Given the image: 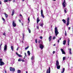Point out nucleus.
I'll use <instances>...</instances> for the list:
<instances>
[{
	"instance_id": "64",
	"label": "nucleus",
	"mask_w": 73,
	"mask_h": 73,
	"mask_svg": "<svg viewBox=\"0 0 73 73\" xmlns=\"http://www.w3.org/2000/svg\"><path fill=\"white\" fill-rule=\"evenodd\" d=\"M53 1H56V0H53Z\"/></svg>"
},
{
	"instance_id": "27",
	"label": "nucleus",
	"mask_w": 73,
	"mask_h": 73,
	"mask_svg": "<svg viewBox=\"0 0 73 73\" xmlns=\"http://www.w3.org/2000/svg\"><path fill=\"white\" fill-rule=\"evenodd\" d=\"M15 12H14V10H13V11H12V15L13 16V15H14Z\"/></svg>"
},
{
	"instance_id": "19",
	"label": "nucleus",
	"mask_w": 73,
	"mask_h": 73,
	"mask_svg": "<svg viewBox=\"0 0 73 73\" xmlns=\"http://www.w3.org/2000/svg\"><path fill=\"white\" fill-rule=\"evenodd\" d=\"M27 53L29 56H30L31 54V53H30V51H27Z\"/></svg>"
},
{
	"instance_id": "44",
	"label": "nucleus",
	"mask_w": 73,
	"mask_h": 73,
	"mask_svg": "<svg viewBox=\"0 0 73 73\" xmlns=\"http://www.w3.org/2000/svg\"><path fill=\"white\" fill-rule=\"evenodd\" d=\"M3 35L4 36H5V33H4L3 34Z\"/></svg>"
},
{
	"instance_id": "22",
	"label": "nucleus",
	"mask_w": 73,
	"mask_h": 73,
	"mask_svg": "<svg viewBox=\"0 0 73 73\" xmlns=\"http://www.w3.org/2000/svg\"><path fill=\"white\" fill-rule=\"evenodd\" d=\"M51 39H52V37H50L49 38V41L50 42V41H51Z\"/></svg>"
},
{
	"instance_id": "26",
	"label": "nucleus",
	"mask_w": 73,
	"mask_h": 73,
	"mask_svg": "<svg viewBox=\"0 0 73 73\" xmlns=\"http://www.w3.org/2000/svg\"><path fill=\"white\" fill-rule=\"evenodd\" d=\"M69 42H70V40L69 39L68 40V45H69Z\"/></svg>"
},
{
	"instance_id": "4",
	"label": "nucleus",
	"mask_w": 73,
	"mask_h": 73,
	"mask_svg": "<svg viewBox=\"0 0 73 73\" xmlns=\"http://www.w3.org/2000/svg\"><path fill=\"white\" fill-rule=\"evenodd\" d=\"M12 25L13 27H15L16 26V23L14 21H13Z\"/></svg>"
},
{
	"instance_id": "10",
	"label": "nucleus",
	"mask_w": 73,
	"mask_h": 73,
	"mask_svg": "<svg viewBox=\"0 0 73 73\" xmlns=\"http://www.w3.org/2000/svg\"><path fill=\"white\" fill-rule=\"evenodd\" d=\"M44 46H43L42 44H40V48L41 49H43V48H44Z\"/></svg>"
},
{
	"instance_id": "55",
	"label": "nucleus",
	"mask_w": 73,
	"mask_h": 73,
	"mask_svg": "<svg viewBox=\"0 0 73 73\" xmlns=\"http://www.w3.org/2000/svg\"><path fill=\"white\" fill-rule=\"evenodd\" d=\"M21 18L22 19H23V16H21Z\"/></svg>"
},
{
	"instance_id": "57",
	"label": "nucleus",
	"mask_w": 73,
	"mask_h": 73,
	"mask_svg": "<svg viewBox=\"0 0 73 73\" xmlns=\"http://www.w3.org/2000/svg\"><path fill=\"white\" fill-rule=\"evenodd\" d=\"M2 44H0V46H1V45H2Z\"/></svg>"
},
{
	"instance_id": "37",
	"label": "nucleus",
	"mask_w": 73,
	"mask_h": 73,
	"mask_svg": "<svg viewBox=\"0 0 73 73\" xmlns=\"http://www.w3.org/2000/svg\"><path fill=\"white\" fill-rule=\"evenodd\" d=\"M16 54H17V56H19V53H17V52H16Z\"/></svg>"
},
{
	"instance_id": "52",
	"label": "nucleus",
	"mask_w": 73,
	"mask_h": 73,
	"mask_svg": "<svg viewBox=\"0 0 73 73\" xmlns=\"http://www.w3.org/2000/svg\"><path fill=\"white\" fill-rule=\"evenodd\" d=\"M19 50V48L18 47L17 48V50Z\"/></svg>"
},
{
	"instance_id": "6",
	"label": "nucleus",
	"mask_w": 73,
	"mask_h": 73,
	"mask_svg": "<svg viewBox=\"0 0 73 73\" xmlns=\"http://www.w3.org/2000/svg\"><path fill=\"white\" fill-rule=\"evenodd\" d=\"M41 16H42L43 18H44V15H43V11H42V10H41Z\"/></svg>"
},
{
	"instance_id": "38",
	"label": "nucleus",
	"mask_w": 73,
	"mask_h": 73,
	"mask_svg": "<svg viewBox=\"0 0 73 73\" xmlns=\"http://www.w3.org/2000/svg\"><path fill=\"white\" fill-rule=\"evenodd\" d=\"M31 60H33V56H32L31 58Z\"/></svg>"
},
{
	"instance_id": "58",
	"label": "nucleus",
	"mask_w": 73,
	"mask_h": 73,
	"mask_svg": "<svg viewBox=\"0 0 73 73\" xmlns=\"http://www.w3.org/2000/svg\"><path fill=\"white\" fill-rule=\"evenodd\" d=\"M23 40H24V37H23Z\"/></svg>"
},
{
	"instance_id": "41",
	"label": "nucleus",
	"mask_w": 73,
	"mask_h": 73,
	"mask_svg": "<svg viewBox=\"0 0 73 73\" xmlns=\"http://www.w3.org/2000/svg\"><path fill=\"white\" fill-rule=\"evenodd\" d=\"M25 56L26 57H27V54H26V53H25Z\"/></svg>"
},
{
	"instance_id": "14",
	"label": "nucleus",
	"mask_w": 73,
	"mask_h": 73,
	"mask_svg": "<svg viewBox=\"0 0 73 73\" xmlns=\"http://www.w3.org/2000/svg\"><path fill=\"white\" fill-rule=\"evenodd\" d=\"M27 30H28L29 32V33H31V29H29V27H27Z\"/></svg>"
},
{
	"instance_id": "45",
	"label": "nucleus",
	"mask_w": 73,
	"mask_h": 73,
	"mask_svg": "<svg viewBox=\"0 0 73 73\" xmlns=\"http://www.w3.org/2000/svg\"><path fill=\"white\" fill-rule=\"evenodd\" d=\"M58 43H59V42H60V40H58Z\"/></svg>"
},
{
	"instance_id": "2",
	"label": "nucleus",
	"mask_w": 73,
	"mask_h": 73,
	"mask_svg": "<svg viewBox=\"0 0 73 73\" xmlns=\"http://www.w3.org/2000/svg\"><path fill=\"white\" fill-rule=\"evenodd\" d=\"M55 33L56 36H57V35L59 33L58 32V30L57 29V27H56L55 28Z\"/></svg>"
},
{
	"instance_id": "23",
	"label": "nucleus",
	"mask_w": 73,
	"mask_h": 73,
	"mask_svg": "<svg viewBox=\"0 0 73 73\" xmlns=\"http://www.w3.org/2000/svg\"><path fill=\"white\" fill-rule=\"evenodd\" d=\"M21 73V70H17V73Z\"/></svg>"
},
{
	"instance_id": "50",
	"label": "nucleus",
	"mask_w": 73,
	"mask_h": 73,
	"mask_svg": "<svg viewBox=\"0 0 73 73\" xmlns=\"http://www.w3.org/2000/svg\"><path fill=\"white\" fill-rule=\"evenodd\" d=\"M54 53H55V51H53V54H54Z\"/></svg>"
},
{
	"instance_id": "35",
	"label": "nucleus",
	"mask_w": 73,
	"mask_h": 73,
	"mask_svg": "<svg viewBox=\"0 0 73 73\" xmlns=\"http://www.w3.org/2000/svg\"><path fill=\"white\" fill-rule=\"evenodd\" d=\"M2 59L0 58V62H3Z\"/></svg>"
},
{
	"instance_id": "24",
	"label": "nucleus",
	"mask_w": 73,
	"mask_h": 73,
	"mask_svg": "<svg viewBox=\"0 0 73 73\" xmlns=\"http://www.w3.org/2000/svg\"><path fill=\"white\" fill-rule=\"evenodd\" d=\"M4 15H5V16L6 18H7V17H8V15L6 13H5Z\"/></svg>"
},
{
	"instance_id": "48",
	"label": "nucleus",
	"mask_w": 73,
	"mask_h": 73,
	"mask_svg": "<svg viewBox=\"0 0 73 73\" xmlns=\"http://www.w3.org/2000/svg\"><path fill=\"white\" fill-rule=\"evenodd\" d=\"M70 27H68V30H70Z\"/></svg>"
},
{
	"instance_id": "33",
	"label": "nucleus",
	"mask_w": 73,
	"mask_h": 73,
	"mask_svg": "<svg viewBox=\"0 0 73 73\" xmlns=\"http://www.w3.org/2000/svg\"><path fill=\"white\" fill-rule=\"evenodd\" d=\"M35 42L36 43H37V40L36 39H35Z\"/></svg>"
},
{
	"instance_id": "60",
	"label": "nucleus",
	"mask_w": 73,
	"mask_h": 73,
	"mask_svg": "<svg viewBox=\"0 0 73 73\" xmlns=\"http://www.w3.org/2000/svg\"><path fill=\"white\" fill-rule=\"evenodd\" d=\"M54 46H56V44H54L53 45Z\"/></svg>"
},
{
	"instance_id": "21",
	"label": "nucleus",
	"mask_w": 73,
	"mask_h": 73,
	"mask_svg": "<svg viewBox=\"0 0 73 73\" xmlns=\"http://www.w3.org/2000/svg\"><path fill=\"white\" fill-rule=\"evenodd\" d=\"M40 26H41V27H43V25H44V23H42V24H40Z\"/></svg>"
},
{
	"instance_id": "15",
	"label": "nucleus",
	"mask_w": 73,
	"mask_h": 73,
	"mask_svg": "<svg viewBox=\"0 0 73 73\" xmlns=\"http://www.w3.org/2000/svg\"><path fill=\"white\" fill-rule=\"evenodd\" d=\"M39 21H40V19H39V18L38 17L36 20L37 24H38V22H39Z\"/></svg>"
},
{
	"instance_id": "32",
	"label": "nucleus",
	"mask_w": 73,
	"mask_h": 73,
	"mask_svg": "<svg viewBox=\"0 0 73 73\" xmlns=\"http://www.w3.org/2000/svg\"><path fill=\"white\" fill-rule=\"evenodd\" d=\"M8 1V0H5L4 1V2H7Z\"/></svg>"
},
{
	"instance_id": "9",
	"label": "nucleus",
	"mask_w": 73,
	"mask_h": 73,
	"mask_svg": "<svg viewBox=\"0 0 73 73\" xmlns=\"http://www.w3.org/2000/svg\"><path fill=\"white\" fill-rule=\"evenodd\" d=\"M4 50L5 51H6L7 50V45L5 44L4 46Z\"/></svg>"
},
{
	"instance_id": "40",
	"label": "nucleus",
	"mask_w": 73,
	"mask_h": 73,
	"mask_svg": "<svg viewBox=\"0 0 73 73\" xmlns=\"http://www.w3.org/2000/svg\"><path fill=\"white\" fill-rule=\"evenodd\" d=\"M72 52V49L71 48H70V52Z\"/></svg>"
},
{
	"instance_id": "7",
	"label": "nucleus",
	"mask_w": 73,
	"mask_h": 73,
	"mask_svg": "<svg viewBox=\"0 0 73 73\" xmlns=\"http://www.w3.org/2000/svg\"><path fill=\"white\" fill-rule=\"evenodd\" d=\"M46 73H50V67H49L48 69L47 70Z\"/></svg>"
},
{
	"instance_id": "62",
	"label": "nucleus",
	"mask_w": 73,
	"mask_h": 73,
	"mask_svg": "<svg viewBox=\"0 0 73 73\" xmlns=\"http://www.w3.org/2000/svg\"><path fill=\"white\" fill-rule=\"evenodd\" d=\"M26 73H28V72L27 71H26Z\"/></svg>"
},
{
	"instance_id": "12",
	"label": "nucleus",
	"mask_w": 73,
	"mask_h": 73,
	"mask_svg": "<svg viewBox=\"0 0 73 73\" xmlns=\"http://www.w3.org/2000/svg\"><path fill=\"white\" fill-rule=\"evenodd\" d=\"M60 50L62 53V54H65V51H64V49L61 48L60 49Z\"/></svg>"
},
{
	"instance_id": "16",
	"label": "nucleus",
	"mask_w": 73,
	"mask_h": 73,
	"mask_svg": "<svg viewBox=\"0 0 73 73\" xmlns=\"http://www.w3.org/2000/svg\"><path fill=\"white\" fill-rule=\"evenodd\" d=\"M64 12L65 13H67V12H66V11H67V9H66V8L64 9Z\"/></svg>"
},
{
	"instance_id": "17",
	"label": "nucleus",
	"mask_w": 73,
	"mask_h": 73,
	"mask_svg": "<svg viewBox=\"0 0 73 73\" xmlns=\"http://www.w3.org/2000/svg\"><path fill=\"white\" fill-rule=\"evenodd\" d=\"M66 40H64L63 41V45H65V44H66Z\"/></svg>"
},
{
	"instance_id": "25",
	"label": "nucleus",
	"mask_w": 73,
	"mask_h": 73,
	"mask_svg": "<svg viewBox=\"0 0 73 73\" xmlns=\"http://www.w3.org/2000/svg\"><path fill=\"white\" fill-rule=\"evenodd\" d=\"M11 48L12 51H13V46H11Z\"/></svg>"
},
{
	"instance_id": "18",
	"label": "nucleus",
	"mask_w": 73,
	"mask_h": 73,
	"mask_svg": "<svg viewBox=\"0 0 73 73\" xmlns=\"http://www.w3.org/2000/svg\"><path fill=\"white\" fill-rule=\"evenodd\" d=\"M62 21H63V23H64V24H66V21H65V19H62Z\"/></svg>"
},
{
	"instance_id": "8",
	"label": "nucleus",
	"mask_w": 73,
	"mask_h": 73,
	"mask_svg": "<svg viewBox=\"0 0 73 73\" xmlns=\"http://www.w3.org/2000/svg\"><path fill=\"white\" fill-rule=\"evenodd\" d=\"M70 19H69V18H67V26L69 25V20H70Z\"/></svg>"
},
{
	"instance_id": "1",
	"label": "nucleus",
	"mask_w": 73,
	"mask_h": 73,
	"mask_svg": "<svg viewBox=\"0 0 73 73\" xmlns=\"http://www.w3.org/2000/svg\"><path fill=\"white\" fill-rule=\"evenodd\" d=\"M59 65V62H58V61L57 60L56 62V65L58 69H60V65Z\"/></svg>"
},
{
	"instance_id": "42",
	"label": "nucleus",
	"mask_w": 73,
	"mask_h": 73,
	"mask_svg": "<svg viewBox=\"0 0 73 73\" xmlns=\"http://www.w3.org/2000/svg\"><path fill=\"white\" fill-rule=\"evenodd\" d=\"M40 39H42V37H40Z\"/></svg>"
},
{
	"instance_id": "47",
	"label": "nucleus",
	"mask_w": 73,
	"mask_h": 73,
	"mask_svg": "<svg viewBox=\"0 0 73 73\" xmlns=\"http://www.w3.org/2000/svg\"><path fill=\"white\" fill-rule=\"evenodd\" d=\"M55 38V37H53V40H54V39Z\"/></svg>"
},
{
	"instance_id": "34",
	"label": "nucleus",
	"mask_w": 73,
	"mask_h": 73,
	"mask_svg": "<svg viewBox=\"0 0 73 73\" xmlns=\"http://www.w3.org/2000/svg\"><path fill=\"white\" fill-rule=\"evenodd\" d=\"M2 19L4 21H5V19L4 18H2Z\"/></svg>"
},
{
	"instance_id": "20",
	"label": "nucleus",
	"mask_w": 73,
	"mask_h": 73,
	"mask_svg": "<svg viewBox=\"0 0 73 73\" xmlns=\"http://www.w3.org/2000/svg\"><path fill=\"white\" fill-rule=\"evenodd\" d=\"M64 71H65V68H64L63 69V70H62V72H61V73H64Z\"/></svg>"
},
{
	"instance_id": "54",
	"label": "nucleus",
	"mask_w": 73,
	"mask_h": 73,
	"mask_svg": "<svg viewBox=\"0 0 73 73\" xmlns=\"http://www.w3.org/2000/svg\"><path fill=\"white\" fill-rule=\"evenodd\" d=\"M26 58V57L25 56L24 58V59H25V58Z\"/></svg>"
},
{
	"instance_id": "28",
	"label": "nucleus",
	"mask_w": 73,
	"mask_h": 73,
	"mask_svg": "<svg viewBox=\"0 0 73 73\" xmlns=\"http://www.w3.org/2000/svg\"><path fill=\"white\" fill-rule=\"evenodd\" d=\"M66 58V57L64 56L63 58V61H64L65 60V59Z\"/></svg>"
},
{
	"instance_id": "5",
	"label": "nucleus",
	"mask_w": 73,
	"mask_h": 73,
	"mask_svg": "<svg viewBox=\"0 0 73 73\" xmlns=\"http://www.w3.org/2000/svg\"><path fill=\"white\" fill-rule=\"evenodd\" d=\"M65 4H66V1H65V0H64V1L63 3L62 4V5L64 8H65Z\"/></svg>"
},
{
	"instance_id": "53",
	"label": "nucleus",
	"mask_w": 73,
	"mask_h": 73,
	"mask_svg": "<svg viewBox=\"0 0 73 73\" xmlns=\"http://www.w3.org/2000/svg\"><path fill=\"white\" fill-rule=\"evenodd\" d=\"M38 43H40V40H39L38 41Z\"/></svg>"
},
{
	"instance_id": "46",
	"label": "nucleus",
	"mask_w": 73,
	"mask_h": 73,
	"mask_svg": "<svg viewBox=\"0 0 73 73\" xmlns=\"http://www.w3.org/2000/svg\"><path fill=\"white\" fill-rule=\"evenodd\" d=\"M19 16H21V17L22 16V15H21V14H19Z\"/></svg>"
},
{
	"instance_id": "43",
	"label": "nucleus",
	"mask_w": 73,
	"mask_h": 73,
	"mask_svg": "<svg viewBox=\"0 0 73 73\" xmlns=\"http://www.w3.org/2000/svg\"><path fill=\"white\" fill-rule=\"evenodd\" d=\"M65 35H66V31H65Z\"/></svg>"
},
{
	"instance_id": "30",
	"label": "nucleus",
	"mask_w": 73,
	"mask_h": 73,
	"mask_svg": "<svg viewBox=\"0 0 73 73\" xmlns=\"http://www.w3.org/2000/svg\"><path fill=\"white\" fill-rule=\"evenodd\" d=\"M18 56L20 57H22V56L20 54H19Z\"/></svg>"
},
{
	"instance_id": "51",
	"label": "nucleus",
	"mask_w": 73,
	"mask_h": 73,
	"mask_svg": "<svg viewBox=\"0 0 73 73\" xmlns=\"http://www.w3.org/2000/svg\"><path fill=\"white\" fill-rule=\"evenodd\" d=\"M19 21L20 23H21V20L19 19Z\"/></svg>"
},
{
	"instance_id": "29",
	"label": "nucleus",
	"mask_w": 73,
	"mask_h": 73,
	"mask_svg": "<svg viewBox=\"0 0 73 73\" xmlns=\"http://www.w3.org/2000/svg\"><path fill=\"white\" fill-rule=\"evenodd\" d=\"M30 18L29 17L28 18V21H29L28 22V23H29V22H30V20L29 19Z\"/></svg>"
},
{
	"instance_id": "11",
	"label": "nucleus",
	"mask_w": 73,
	"mask_h": 73,
	"mask_svg": "<svg viewBox=\"0 0 73 73\" xmlns=\"http://www.w3.org/2000/svg\"><path fill=\"white\" fill-rule=\"evenodd\" d=\"M18 61H22V62H24L25 61V60H24L23 59L21 58H19L18 60Z\"/></svg>"
},
{
	"instance_id": "31",
	"label": "nucleus",
	"mask_w": 73,
	"mask_h": 73,
	"mask_svg": "<svg viewBox=\"0 0 73 73\" xmlns=\"http://www.w3.org/2000/svg\"><path fill=\"white\" fill-rule=\"evenodd\" d=\"M28 48H29V46H27V47H26L25 48V50H27V49H28Z\"/></svg>"
},
{
	"instance_id": "61",
	"label": "nucleus",
	"mask_w": 73,
	"mask_h": 73,
	"mask_svg": "<svg viewBox=\"0 0 73 73\" xmlns=\"http://www.w3.org/2000/svg\"><path fill=\"white\" fill-rule=\"evenodd\" d=\"M5 73H7V72H6V71L5 70Z\"/></svg>"
},
{
	"instance_id": "36",
	"label": "nucleus",
	"mask_w": 73,
	"mask_h": 73,
	"mask_svg": "<svg viewBox=\"0 0 73 73\" xmlns=\"http://www.w3.org/2000/svg\"><path fill=\"white\" fill-rule=\"evenodd\" d=\"M37 29H39V27L38 26H36Z\"/></svg>"
},
{
	"instance_id": "63",
	"label": "nucleus",
	"mask_w": 73,
	"mask_h": 73,
	"mask_svg": "<svg viewBox=\"0 0 73 73\" xmlns=\"http://www.w3.org/2000/svg\"><path fill=\"white\" fill-rule=\"evenodd\" d=\"M42 32V30H41Z\"/></svg>"
},
{
	"instance_id": "39",
	"label": "nucleus",
	"mask_w": 73,
	"mask_h": 73,
	"mask_svg": "<svg viewBox=\"0 0 73 73\" xmlns=\"http://www.w3.org/2000/svg\"><path fill=\"white\" fill-rule=\"evenodd\" d=\"M69 53L70 54H72V51H69Z\"/></svg>"
},
{
	"instance_id": "49",
	"label": "nucleus",
	"mask_w": 73,
	"mask_h": 73,
	"mask_svg": "<svg viewBox=\"0 0 73 73\" xmlns=\"http://www.w3.org/2000/svg\"><path fill=\"white\" fill-rule=\"evenodd\" d=\"M21 24H22V25L23 26L24 25H23V23H22Z\"/></svg>"
},
{
	"instance_id": "3",
	"label": "nucleus",
	"mask_w": 73,
	"mask_h": 73,
	"mask_svg": "<svg viewBox=\"0 0 73 73\" xmlns=\"http://www.w3.org/2000/svg\"><path fill=\"white\" fill-rule=\"evenodd\" d=\"M9 69L10 70V71H11L12 72H15V68H13L12 67H10L9 68Z\"/></svg>"
},
{
	"instance_id": "59",
	"label": "nucleus",
	"mask_w": 73,
	"mask_h": 73,
	"mask_svg": "<svg viewBox=\"0 0 73 73\" xmlns=\"http://www.w3.org/2000/svg\"><path fill=\"white\" fill-rule=\"evenodd\" d=\"M60 40H61V38H60L59 39Z\"/></svg>"
},
{
	"instance_id": "13",
	"label": "nucleus",
	"mask_w": 73,
	"mask_h": 73,
	"mask_svg": "<svg viewBox=\"0 0 73 73\" xmlns=\"http://www.w3.org/2000/svg\"><path fill=\"white\" fill-rule=\"evenodd\" d=\"M5 64V63L3 62H0V66H2V65H4Z\"/></svg>"
},
{
	"instance_id": "56",
	"label": "nucleus",
	"mask_w": 73,
	"mask_h": 73,
	"mask_svg": "<svg viewBox=\"0 0 73 73\" xmlns=\"http://www.w3.org/2000/svg\"><path fill=\"white\" fill-rule=\"evenodd\" d=\"M0 4H1V1H0Z\"/></svg>"
}]
</instances>
